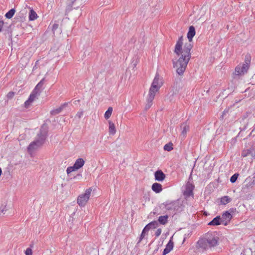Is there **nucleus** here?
<instances>
[{
    "instance_id": "obj_56",
    "label": "nucleus",
    "mask_w": 255,
    "mask_h": 255,
    "mask_svg": "<svg viewBox=\"0 0 255 255\" xmlns=\"http://www.w3.org/2000/svg\"><path fill=\"white\" fill-rule=\"evenodd\" d=\"M1 212H2V213H3V212L4 211V209H3L2 210H1Z\"/></svg>"
},
{
    "instance_id": "obj_1",
    "label": "nucleus",
    "mask_w": 255,
    "mask_h": 255,
    "mask_svg": "<svg viewBox=\"0 0 255 255\" xmlns=\"http://www.w3.org/2000/svg\"><path fill=\"white\" fill-rule=\"evenodd\" d=\"M193 46L190 43H186L183 48V54L177 60L173 59V66L176 68V72L179 75H182L187 67L191 58L190 51Z\"/></svg>"
},
{
    "instance_id": "obj_34",
    "label": "nucleus",
    "mask_w": 255,
    "mask_h": 255,
    "mask_svg": "<svg viewBox=\"0 0 255 255\" xmlns=\"http://www.w3.org/2000/svg\"><path fill=\"white\" fill-rule=\"evenodd\" d=\"M164 150H166V151H171L173 149V143L171 142L166 144L164 146Z\"/></svg>"
},
{
    "instance_id": "obj_54",
    "label": "nucleus",
    "mask_w": 255,
    "mask_h": 255,
    "mask_svg": "<svg viewBox=\"0 0 255 255\" xmlns=\"http://www.w3.org/2000/svg\"><path fill=\"white\" fill-rule=\"evenodd\" d=\"M33 245H34L33 243H31V244L30 245V247H29V248H30V249H31L32 248H33Z\"/></svg>"
},
{
    "instance_id": "obj_43",
    "label": "nucleus",
    "mask_w": 255,
    "mask_h": 255,
    "mask_svg": "<svg viewBox=\"0 0 255 255\" xmlns=\"http://www.w3.org/2000/svg\"><path fill=\"white\" fill-rule=\"evenodd\" d=\"M59 25L58 24L55 23L52 26V31L53 33H54L56 29L58 28Z\"/></svg>"
},
{
    "instance_id": "obj_57",
    "label": "nucleus",
    "mask_w": 255,
    "mask_h": 255,
    "mask_svg": "<svg viewBox=\"0 0 255 255\" xmlns=\"http://www.w3.org/2000/svg\"><path fill=\"white\" fill-rule=\"evenodd\" d=\"M185 240H186V238H184V239L183 240V242H185Z\"/></svg>"
},
{
    "instance_id": "obj_35",
    "label": "nucleus",
    "mask_w": 255,
    "mask_h": 255,
    "mask_svg": "<svg viewBox=\"0 0 255 255\" xmlns=\"http://www.w3.org/2000/svg\"><path fill=\"white\" fill-rule=\"evenodd\" d=\"M249 155H252V150L251 148L247 149V150H244L243 151L242 153V156L243 157H246Z\"/></svg>"
},
{
    "instance_id": "obj_16",
    "label": "nucleus",
    "mask_w": 255,
    "mask_h": 255,
    "mask_svg": "<svg viewBox=\"0 0 255 255\" xmlns=\"http://www.w3.org/2000/svg\"><path fill=\"white\" fill-rule=\"evenodd\" d=\"M222 223V219L220 216H217L208 223L210 226H218Z\"/></svg>"
},
{
    "instance_id": "obj_19",
    "label": "nucleus",
    "mask_w": 255,
    "mask_h": 255,
    "mask_svg": "<svg viewBox=\"0 0 255 255\" xmlns=\"http://www.w3.org/2000/svg\"><path fill=\"white\" fill-rule=\"evenodd\" d=\"M151 189L156 193H159L162 190V186L161 184L155 182L152 185Z\"/></svg>"
},
{
    "instance_id": "obj_6",
    "label": "nucleus",
    "mask_w": 255,
    "mask_h": 255,
    "mask_svg": "<svg viewBox=\"0 0 255 255\" xmlns=\"http://www.w3.org/2000/svg\"><path fill=\"white\" fill-rule=\"evenodd\" d=\"M48 131V126L46 123H44L41 127L39 133L37 134V137L45 142Z\"/></svg>"
},
{
    "instance_id": "obj_17",
    "label": "nucleus",
    "mask_w": 255,
    "mask_h": 255,
    "mask_svg": "<svg viewBox=\"0 0 255 255\" xmlns=\"http://www.w3.org/2000/svg\"><path fill=\"white\" fill-rule=\"evenodd\" d=\"M182 45L183 44L176 42L174 52L177 56L181 55L183 54Z\"/></svg>"
},
{
    "instance_id": "obj_31",
    "label": "nucleus",
    "mask_w": 255,
    "mask_h": 255,
    "mask_svg": "<svg viewBox=\"0 0 255 255\" xmlns=\"http://www.w3.org/2000/svg\"><path fill=\"white\" fill-rule=\"evenodd\" d=\"M15 12V8H11L8 12H7L5 13V16L6 18H7L8 19H10L13 17Z\"/></svg>"
},
{
    "instance_id": "obj_26",
    "label": "nucleus",
    "mask_w": 255,
    "mask_h": 255,
    "mask_svg": "<svg viewBox=\"0 0 255 255\" xmlns=\"http://www.w3.org/2000/svg\"><path fill=\"white\" fill-rule=\"evenodd\" d=\"M45 81V79L44 78L37 84V85L35 86L34 90H35V91H36L40 93V92H41L40 90L42 89Z\"/></svg>"
},
{
    "instance_id": "obj_45",
    "label": "nucleus",
    "mask_w": 255,
    "mask_h": 255,
    "mask_svg": "<svg viewBox=\"0 0 255 255\" xmlns=\"http://www.w3.org/2000/svg\"><path fill=\"white\" fill-rule=\"evenodd\" d=\"M32 102L29 101L28 99L24 103L25 107L27 108Z\"/></svg>"
},
{
    "instance_id": "obj_10",
    "label": "nucleus",
    "mask_w": 255,
    "mask_h": 255,
    "mask_svg": "<svg viewBox=\"0 0 255 255\" xmlns=\"http://www.w3.org/2000/svg\"><path fill=\"white\" fill-rule=\"evenodd\" d=\"M165 174L160 169H158L154 172L155 180L156 181H163L165 179Z\"/></svg>"
},
{
    "instance_id": "obj_25",
    "label": "nucleus",
    "mask_w": 255,
    "mask_h": 255,
    "mask_svg": "<svg viewBox=\"0 0 255 255\" xmlns=\"http://www.w3.org/2000/svg\"><path fill=\"white\" fill-rule=\"evenodd\" d=\"M109 125V130L110 134L114 135L116 132V129L115 128V124L111 121H108Z\"/></svg>"
},
{
    "instance_id": "obj_22",
    "label": "nucleus",
    "mask_w": 255,
    "mask_h": 255,
    "mask_svg": "<svg viewBox=\"0 0 255 255\" xmlns=\"http://www.w3.org/2000/svg\"><path fill=\"white\" fill-rule=\"evenodd\" d=\"M157 91H155L153 89H149L148 97L147 98V102L152 103V101L154 98L155 93Z\"/></svg>"
},
{
    "instance_id": "obj_52",
    "label": "nucleus",
    "mask_w": 255,
    "mask_h": 255,
    "mask_svg": "<svg viewBox=\"0 0 255 255\" xmlns=\"http://www.w3.org/2000/svg\"><path fill=\"white\" fill-rule=\"evenodd\" d=\"M68 105V103H65L63 104H62L60 107L62 108V109L63 110V108L65 107H66Z\"/></svg>"
},
{
    "instance_id": "obj_41",
    "label": "nucleus",
    "mask_w": 255,
    "mask_h": 255,
    "mask_svg": "<svg viewBox=\"0 0 255 255\" xmlns=\"http://www.w3.org/2000/svg\"><path fill=\"white\" fill-rule=\"evenodd\" d=\"M23 18V14L21 13V12H19L17 16H16V19H19L20 20H22Z\"/></svg>"
},
{
    "instance_id": "obj_3",
    "label": "nucleus",
    "mask_w": 255,
    "mask_h": 255,
    "mask_svg": "<svg viewBox=\"0 0 255 255\" xmlns=\"http://www.w3.org/2000/svg\"><path fill=\"white\" fill-rule=\"evenodd\" d=\"M250 63V60L246 58L244 63L240 64L236 67L233 78L236 79L237 76L243 75L246 73L249 69Z\"/></svg>"
},
{
    "instance_id": "obj_47",
    "label": "nucleus",
    "mask_w": 255,
    "mask_h": 255,
    "mask_svg": "<svg viewBox=\"0 0 255 255\" xmlns=\"http://www.w3.org/2000/svg\"><path fill=\"white\" fill-rule=\"evenodd\" d=\"M151 105H152V103L147 102V103L146 104V105H145V110H148L151 107Z\"/></svg>"
},
{
    "instance_id": "obj_15",
    "label": "nucleus",
    "mask_w": 255,
    "mask_h": 255,
    "mask_svg": "<svg viewBox=\"0 0 255 255\" xmlns=\"http://www.w3.org/2000/svg\"><path fill=\"white\" fill-rule=\"evenodd\" d=\"M195 28L194 26L191 25L189 28V30L187 33V38L190 42L192 41V39L195 35Z\"/></svg>"
},
{
    "instance_id": "obj_18",
    "label": "nucleus",
    "mask_w": 255,
    "mask_h": 255,
    "mask_svg": "<svg viewBox=\"0 0 255 255\" xmlns=\"http://www.w3.org/2000/svg\"><path fill=\"white\" fill-rule=\"evenodd\" d=\"M251 115V112H247L246 113H245L242 116V121L244 122L245 123V125L244 126L243 128H240V129H241V130H244L246 129L249 120H247L246 122H245V120H246Z\"/></svg>"
},
{
    "instance_id": "obj_44",
    "label": "nucleus",
    "mask_w": 255,
    "mask_h": 255,
    "mask_svg": "<svg viewBox=\"0 0 255 255\" xmlns=\"http://www.w3.org/2000/svg\"><path fill=\"white\" fill-rule=\"evenodd\" d=\"M161 233V229L160 228H159L156 230V231L155 233V235L156 237H157L160 235Z\"/></svg>"
},
{
    "instance_id": "obj_48",
    "label": "nucleus",
    "mask_w": 255,
    "mask_h": 255,
    "mask_svg": "<svg viewBox=\"0 0 255 255\" xmlns=\"http://www.w3.org/2000/svg\"><path fill=\"white\" fill-rule=\"evenodd\" d=\"M183 36H181L179 38L177 42H179V43L183 44Z\"/></svg>"
},
{
    "instance_id": "obj_53",
    "label": "nucleus",
    "mask_w": 255,
    "mask_h": 255,
    "mask_svg": "<svg viewBox=\"0 0 255 255\" xmlns=\"http://www.w3.org/2000/svg\"><path fill=\"white\" fill-rule=\"evenodd\" d=\"M81 176H82L81 174H78L77 175L74 176L73 177V179H76V178H77L78 177H81ZM73 179V178H71V179Z\"/></svg>"
},
{
    "instance_id": "obj_39",
    "label": "nucleus",
    "mask_w": 255,
    "mask_h": 255,
    "mask_svg": "<svg viewBox=\"0 0 255 255\" xmlns=\"http://www.w3.org/2000/svg\"><path fill=\"white\" fill-rule=\"evenodd\" d=\"M14 95V93L13 92H9L8 93V94L6 95L7 98L8 99H12Z\"/></svg>"
},
{
    "instance_id": "obj_58",
    "label": "nucleus",
    "mask_w": 255,
    "mask_h": 255,
    "mask_svg": "<svg viewBox=\"0 0 255 255\" xmlns=\"http://www.w3.org/2000/svg\"><path fill=\"white\" fill-rule=\"evenodd\" d=\"M77 102V101H75V102ZM77 102H80V100H77Z\"/></svg>"
},
{
    "instance_id": "obj_27",
    "label": "nucleus",
    "mask_w": 255,
    "mask_h": 255,
    "mask_svg": "<svg viewBox=\"0 0 255 255\" xmlns=\"http://www.w3.org/2000/svg\"><path fill=\"white\" fill-rule=\"evenodd\" d=\"M37 14L33 9H30L29 12V20H34L37 18Z\"/></svg>"
},
{
    "instance_id": "obj_5",
    "label": "nucleus",
    "mask_w": 255,
    "mask_h": 255,
    "mask_svg": "<svg viewBox=\"0 0 255 255\" xmlns=\"http://www.w3.org/2000/svg\"><path fill=\"white\" fill-rule=\"evenodd\" d=\"M44 142L38 137L33 141H32L27 147V151L31 154L32 152L39 147L41 146Z\"/></svg>"
},
{
    "instance_id": "obj_49",
    "label": "nucleus",
    "mask_w": 255,
    "mask_h": 255,
    "mask_svg": "<svg viewBox=\"0 0 255 255\" xmlns=\"http://www.w3.org/2000/svg\"><path fill=\"white\" fill-rule=\"evenodd\" d=\"M83 114V112L82 111L81 112H79L76 114V117H77L79 119H80L82 116Z\"/></svg>"
},
{
    "instance_id": "obj_14",
    "label": "nucleus",
    "mask_w": 255,
    "mask_h": 255,
    "mask_svg": "<svg viewBox=\"0 0 255 255\" xmlns=\"http://www.w3.org/2000/svg\"><path fill=\"white\" fill-rule=\"evenodd\" d=\"M85 163V161L83 158H78L76 161L75 162L73 166L75 168L76 170L81 168L83 166Z\"/></svg>"
},
{
    "instance_id": "obj_2",
    "label": "nucleus",
    "mask_w": 255,
    "mask_h": 255,
    "mask_svg": "<svg viewBox=\"0 0 255 255\" xmlns=\"http://www.w3.org/2000/svg\"><path fill=\"white\" fill-rule=\"evenodd\" d=\"M219 238L214 233H207L206 238L197 242V247L206 250L209 248L215 247L218 243Z\"/></svg>"
},
{
    "instance_id": "obj_13",
    "label": "nucleus",
    "mask_w": 255,
    "mask_h": 255,
    "mask_svg": "<svg viewBox=\"0 0 255 255\" xmlns=\"http://www.w3.org/2000/svg\"><path fill=\"white\" fill-rule=\"evenodd\" d=\"M173 242L170 239L164 249L162 255H166L168 254L173 249Z\"/></svg>"
},
{
    "instance_id": "obj_38",
    "label": "nucleus",
    "mask_w": 255,
    "mask_h": 255,
    "mask_svg": "<svg viewBox=\"0 0 255 255\" xmlns=\"http://www.w3.org/2000/svg\"><path fill=\"white\" fill-rule=\"evenodd\" d=\"M76 170L75 169V168H74V167L72 166H69L68 167L67 169H66V172H67V173L68 174H70V173H71L72 171H75Z\"/></svg>"
},
{
    "instance_id": "obj_29",
    "label": "nucleus",
    "mask_w": 255,
    "mask_h": 255,
    "mask_svg": "<svg viewBox=\"0 0 255 255\" xmlns=\"http://www.w3.org/2000/svg\"><path fill=\"white\" fill-rule=\"evenodd\" d=\"M232 200V199L228 196H225L221 198V203L223 205H226L230 203Z\"/></svg>"
},
{
    "instance_id": "obj_32",
    "label": "nucleus",
    "mask_w": 255,
    "mask_h": 255,
    "mask_svg": "<svg viewBox=\"0 0 255 255\" xmlns=\"http://www.w3.org/2000/svg\"><path fill=\"white\" fill-rule=\"evenodd\" d=\"M181 128H182V134H183L184 135H185L187 133V131L189 130V127L188 125H187L186 124V123L185 124H183L181 125Z\"/></svg>"
},
{
    "instance_id": "obj_37",
    "label": "nucleus",
    "mask_w": 255,
    "mask_h": 255,
    "mask_svg": "<svg viewBox=\"0 0 255 255\" xmlns=\"http://www.w3.org/2000/svg\"><path fill=\"white\" fill-rule=\"evenodd\" d=\"M62 108H61L60 107H59L57 109H54L53 110H52L50 112V114L52 115H56L58 114L59 113H60L62 111Z\"/></svg>"
},
{
    "instance_id": "obj_46",
    "label": "nucleus",
    "mask_w": 255,
    "mask_h": 255,
    "mask_svg": "<svg viewBox=\"0 0 255 255\" xmlns=\"http://www.w3.org/2000/svg\"><path fill=\"white\" fill-rule=\"evenodd\" d=\"M236 210H237L236 208H230L228 211H229L230 213V215H232L233 214L236 212Z\"/></svg>"
},
{
    "instance_id": "obj_12",
    "label": "nucleus",
    "mask_w": 255,
    "mask_h": 255,
    "mask_svg": "<svg viewBox=\"0 0 255 255\" xmlns=\"http://www.w3.org/2000/svg\"><path fill=\"white\" fill-rule=\"evenodd\" d=\"M76 0H67V6L65 9L66 14H67L71 11L73 8L77 9L79 7L77 6L76 7L73 8V5Z\"/></svg>"
},
{
    "instance_id": "obj_51",
    "label": "nucleus",
    "mask_w": 255,
    "mask_h": 255,
    "mask_svg": "<svg viewBox=\"0 0 255 255\" xmlns=\"http://www.w3.org/2000/svg\"><path fill=\"white\" fill-rule=\"evenodd\" d=\"M4 24V22L2 20H0V32L2 30V27L3 26V25Z\"/></svg>"
},
{
    "instance_id": "obj_4",
    "label": "nucleus",
    "mask_w": 255,
    "mask_h": 255,
    "mask_svg": "<svg viewBox=\"0 0 255 255\" xmlns=\"http://www.w3.org/2000/svg\"><path fill=\"white\" fill-rule=\"evenodd\" d=\"M92 192V188L87 189L84 194L79 195L77 198V203L80 206H84L88 201Z\"/></svg>"
},
{
    "instance_id": "obj_9",
    "label": "nucleus",
    "mask_w": 255,
    "mask_h": 255,
    "mask_svg": "<svg viewBox=\"0 0 255 255\" xmlns=\"http://www.w3.org/2000/svg\"><path fill=\"white\" fill-rule=\"evenodd\" d=\"M233 218V215H230V213L229 211H225L223 214L222 216V224L227 226L228 223L230 222L231 219Z\"/></svg>"
},
{
    "instance_id": "obj_50",
    "label": "nucleus",
    "mask_w": 255,
    "mask_h": 255,
    "mask_svg": "<svg viewBox=\"0 0 255 255\" xmlns=\"http://www.w3.org/2000/svg\"><path fill=\"white\" fill-rule=\"evenodd\" d=\"M252 150V156L255 157V147L251 148Z\"/></svg>"
},
{
    "instance_id": "obj_24",
    "label": "nucleus",
    "mask_w": 255,
    "mask_h": 255,
    "mask_svg": "<svg viewBox=\"0 0 255 255\" xmlns=\"http://www.w3.org/2000/svg\"><path fill=\"white\" fill-rule=\"evenodd\" d=\"M157 91H155L153 89H149L148 97L147 98V102L152 103V101L154 98L155 93Z\"/></svg>"
},
{
    "instance_id": "obj_40",
    "label": "nucleus",
    "mask_w": 255,
    "mask_h": 255,
    "mask_svg": "<svg viewBox=\"0 0 255 255\" xmlns=\"http://www.w3.org/2000/svg\"><path fill=\"white\" fill-rule=\"evenodd\" d=\"M25 254L26 255H32V249L30 248H27L25 251Z\"/></svg>"
},
{
    "instance_id": "obj_28",
    "label": "nucleus",
    "mask_w": 255,
    "mask_h": 255,
    "mask_svg": "<svg viewBox=\"0 0 255 255\" xmlns=\"http://www.w3.org/2000/svg\"><path fill=\"white\" fill-rule=\"evenodd\" d=\"M39 95L40 93L35 91V90H33L28 98L29 101L32 102L34 100L35 98Z\"/></svg>"
},
{
    "instance_id": "obj_8",
    "label": "nucleus",
    "mask_w": 255,
    "mask_h": 255,
    "mask_svg": "<svg viewBox=\"0 0 255 255\" xmlns=\"http://www.w3.org/2000/svg\"><path fill=\"white\" fill-rule=\"evenodd\" d=\"M192 179V178L191 174L189 178V181L186 184V190L184 193V195L187 196H190L193 194V191L194 188V185L192 182H190V180Z\"/></svg>"
},
{
    "instance_id": "obj_42",
    "label": "nucleus",
    "mask_w": 255,
    "mask_h": 255,
    "mask_svg": "<svg viewBox=\"0 0 255 255\" xmlns=\"http://www.w3.org/2000/svg\"><path fill=\"white\" fill-rule=\"evenodd\" d=\"M229 109H225L223 112V114L221 116V118L223 119L224 117H226L227 114L229 113Z\"/></svg>"
},
{
    "instance_id": "obj_36",
    "label": "nucleus",
    "mask_w": 255,
    "mask_h": 255,
    "mask_svg": "<svg viewBox=\"0 0 255 255\" xmlns=\"http://www.w3.org/2000/svg\"><path fill=\"white\" fill-rule=\"evenodd\" d=\"M239 175V174L237 173L233 174L230 178V182L232 183H235L237 181Z\"/></svg>"
},
{
    "instance_id": "obj_55",
    "label": "nucleus",
    "mask_w": 255,
    "mask_h": 255,
    "mask_svg": "<svg viewBox=\"0 0 255 255\" xmlns=\"http://www.w3.org/2000/svg\"><path fill=\"white\" fill-rule=\"evenodd\" d=\"M2 173V170H1V169L0 168V175Z\"/></svg>"
},
{
    "instance_id": "obj_11",
    "label": "nucleus",
    "mask_w": 255,
    "mask_h": 255,
    "mask_svg": "<svg viewBox=\"0 0 255 255\" xmlns=\"http://www.w3.org/2000/svg\"><path fill=\"white\" fill-rule=\"evenodd\" d=\"M177 204L176 201H166L165 202L162 204L164 205L167 210H175L176 208L175 205Z\"/></svg>"
},
{
    "instance_id": "obj_21",
    "label": "nucleus",
    "mask_w": 255,
    "mask_h": 255,
    "mask_svg": "<svg viewBox=\"0 0 255 255\" xmlns=\"http://www.w3.org/2000/svg\"><path fill=\"white\" fill-rule=\"evenodd\" d=\"M149 230V228H147V226H145L142 231L141 234H140V236L139 238V240L137 243V244H138L140 242H141V241L144 238L145 235L148 233Z\"/></svg>"
},
{
    "instance_id": "obj_20",
    "label": "nucleus",
    "mask_w": 255,
    "mask_h": 255,
    "mask_svg": "<svg viewBox=\"0 0 255 255\" xmlns=\"http://www.w3.org/2000/svg\"><path fill=\"white\" fill-rule=\"evenodd\" d=\"M169 216L167 215L159 216L158 219V223L160 224L165 225L168 222Z\"/></svg>"
},
{
    "instance_id": "obj_23",
    "label": "nucleus",
    "mask_w": 255,
    "mask_h": 255,
    "mask_svg": "<svg viewBox=\"0 0 255 255\" xmlns=\"http://www.w3.org/2000/svg\"><path fill=\"white\" fill-rule=\"evenodd\" d=\"M157 91H155L153 89H149L148 97L147 98V102L152 103V101L154 98L155 93Z\"/></svg>"
},
{
    "instance_id": "obj_7",
    "label": "nucleus",
    "mask_w": 255,
    "mask_h": 255,
    "mask_svg": "<svg viewBox=\"0 0 255 255\" xmlns=\"http://www.w3.org/2000/svg\"><path fill=\"white\" fill-rule=\"evenodd\" d=\"M162 82L161 80L159 79V75L158 74H156L153 81L152 83L150 89H153L155 91H158L159 88L162 85Z\"/></svg>"
},
{
    "instance_id": "obj_30",
    "label": "nucleus",
    "mask_w": 255,
    "mask_h": 255,
    "mask_svg": "<svg viewBox=\"0 0 255 255\" xmlns=\"http://www.w3.org/2000/svg\"><path fill=\"white\" fill-rule=\"evenodd\" d=\"M146 226H147V228H149V230L151 228L156 229L158 226V223L157 221H153L150 222Z\"/></svg>"
},
{
    "instance_id": "obj_33",
    "label": "nucleus",
    "mask_w": 255,
    "mask_h": 255,
    "mask_svg": "<svg viewBox=\"0 0 255 255\" xmlns=\"http://www.w3.org/2000/svg\"><path fill=\"white\" fill-rule=\"evenodd\" d=\"M113 112L112 107H109L107 111L105 112L104 117L106 120H108L111 117Z\"/></svg>"
}]
</instances>
